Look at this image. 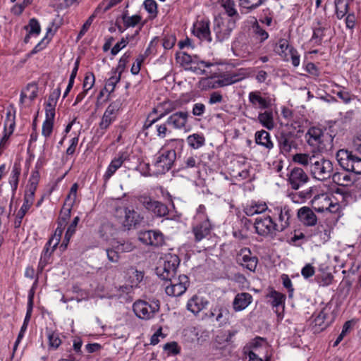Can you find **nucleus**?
I'll return each mask as SVG.
<instances>
[{"mask_svg": "<svg viewBox=\"0 0 361 361\" xmlns=\"http://www.w3.org/2000/svg\"><path fill=\"white\" fill-rule=\"evenodd\" d=\"M171 258V260L164 262L163 267L157 269V274L161 279L169 281V284L165 288L166 293L169 296L178 297L186 291L190 281L186 275L176 276L180 259L177 256Z\"/></svg>", "mask_w": 361, "mask_h": 361, "instance_id": "1", "label": "nucleus"}, {"mask_svg": "<svg viewBox=\"0 0 361 361\" xmlns=\"http://www.w3.org/2000/svg\"><path fill=\"white\" fill-rule=\"evenodd\" d=\"M288 182L293 190H299L305 186L307 188L300 192V197L302 199H310L317 192L315 186L310 185V179L305 171L299 167H294L288 174Z\"/></svg>", "mask_w": 361, "mask_h": 361, "instance_id": "2", "label": "nucleus"}, {"mask_svg": "<svg viewBox=\"0 0 361 361\" xmlns=\"http://www.w3.org/2000/svg\"><path fill=\"white\" fill-rule=\"evenodd\" d=\"M309 145L317 147L319 151L331 150L334 146V136L324 133L322 128L312 126L305 135Z\"/></svg>", "mask_w": 361, "mask_h": 361, "instance_id": "3", "label": "nucleus"}, {"mask_svg": "<svg viewBox=\"0 0 361 361\" xmlns=\"http://www.w3.org/2000/svg\"><path fill=\"white\" fill-rule=\"evenodd\" d=\"M336 157L339 166L345 171L361 174V158L348 149L337 151Z\"/></svg>", "mask_w": 361, "mask_h": 361, "instance_id": "4", "label": "nucleus"}, {"mask_svg": "<svg viewBox=\"0 0 361 361\" xmlns=\"http://www.w3.org/2000/svg\"><path fill=\"white\" fill-rule=\"evenodd\" d=\"M138 202L151 214L157 218H164L172 219L169 216L170 210L168 206L164 202L156 200L147 195H142L137 197Z\"/></svg>", "mask_w": 361, "mask_h": 361, "instance_id": "5", "label": "nucleus"}, {"mask_svg": "<svg viewBox=\"0 0 361 361\" xmlns=\"http://www.w3.org/2000/svg\"><path fill=\"white\" fill-rule=\"evenodd\" d=\"M160 104L162 106L168 104L169 107L165 109L164 111L160 114L159 116L152 119L151 115H148L143 126V128L145 129H149L154 126V128H156L157 137L160 138H164L166 137L168 133H171V130L167 128L166 125L168 124L166 123V121L165 123H160L159 121L166 115L175 110L176 107L173 102L170 101L164 102Z\"/></svg>", "mask_w": 361, "mask_h": 361, "instance_id": "6", "label": "nucleus"}, {"mask_svg": "<svg viewBox=\"0 0 361 361\" xmlns=\"http://www.w3.org/2000/svg\"><path fill=\"white\" fill-rule=\"evenodd\" d=\"M312 176L319 180H326L333 175V163L322 157H316L310 167Z\"/></svg>", "mask_w": 361, "mask_h": 361, "instance_id": "7", "label": "nucleus"}, {"mask_svg": "<svg viewBox=\"0 0 361 361\" xmlns=\"http://www.w3.org/2000/svg\"><path fill=\"white\" fill-rule=\"evenodd\" d=\"M159 309L160 302L158 300H153L150 302L137 300L133 305L135 315L140 319L145 320L153 318Z\"/></svg>", "mask_w": 361, "mask_h": 361, "instance_id": "8", "label": "nucleus"}, {"mask_svg": "<svg viewBox=\"0 0 361 361\" xmlns=\"http://www.w3.org/2000/svg\"><path fill=\"white\" fill-rule=\"evenodd\" d=\"M278 147L280 153L286 156L293 149L298 147V135L292 130L288 129H281L276 135Z\"/></svg>", "mask_w": 361, "mask_h": 361, "instance_id": "9", "label": "nucleus"}, {"mask_svg": "<svg viewBox=\"0 0 361 361\" xmlns=\"http://www.w3.org/2000/svg\"><path fill=\"white\" fill-rule=\"evenodd\" d=\"M235 27L236 20L234 18H215L213 30L217 41L223 42L227 39Z\"/></svg>", "mask_w": 361, "mask_h": 361, "instance_id": "10", "label": "nucleus"}, {"mask_svg": "<svg viewBox=\"0 0 361 361\" xmlns=\"http://www.w3.org/2000/svg\"><path fill=\"white\" fill-rule=\"evenodd\" d=\"M158 154L154 163V174L157 176L165 174L168 172L171 169L176 157V151L173 149L166 150L162 152L159 151Z\"/></svg>", "mask_w": 361, "mask_h": 361, "instance_id": "11", "label": "nucleus"}, {"mask_svg": "<svg viewBox=\"0 0 361 361\" xmlns=\"http://www.w3.org/2000/svg\"><path fill=\"white\" fill-rule=\"evenodd\" d=\"M256 233L264 237L274 238L278 232L276 223L273 221L270 216L264 218L258 217L255 219L254 224Z\"/></svg>", "mask_w": 361, "mask_h": 361, "instance_id": "12", "label": "nucleus"}, {"mask_svg": "<svg viewBox=\"0 0 361 361\" xmlns=\"http://www.w3.org/2000/svg\"><path fill=\"white\" fill-rule=\"evenodd\" d=\"M121 102L117 99L112 102L107 106L99 123V129L103 130L102 134L104 133V130H107L111 123L116 121L119 110L121 109Z\"/></svg>", "mask_w": 361, "mask_h": 361, "instance_id": "13", "label": "nucleus"}, {"mask_svg": "<svg viewBox=\"0 0 361 361\" xmlns=\"http://www.w3.org/2000/svg\"><path fill=\"white\" fill-rule=\"evenodd\" d=\"M138 240L144 245L159 247L165 243L164 235L159 230L140 231Z\"/></svg>", "mask_w": 361, "mask_h": 361, "instance_id": "14", "label": "nucleus"}, {"mask_svg": "<svg viewBox=\"0 0 361 361\" xmlns=\"http://www.w3.org/2000/svg\"><path fill=\"white\" fill-rule=\"evenodd\" d=\"M236 262L249 271H255L257 266L258 259L257 257L252 255V252L248 247H243L238 253Z\"/></svg>", "mask_w": 361, "mask_h": 361, "instance_id": "15", "label": "nucleus"}, {"mask_svg": "<svg viewBox=\"0 0 361 361\" xmlns=\"http://www.w3.org/2000/svg\"><path fill=\"white\" fill-rule=\"evenodd\" d=\"M272 212L274 214L278 215L279 223H276L278 232L283 231L290 226V219L293 212L288 205L276 207Z\"/></svg>", "mask_w": 361, "mask_h": 361, "instance_id": "16", "label": "nucleus"}, {"mask_svg": "<svg viewBox=\"0 0 361 361\" xmlns=\"http://www.w3.org/2000/svg\"><path fill=\"white\" fill-rule=\"evenodd\" d=\"M213 227L207 216L201 222L193 226L192 232L195 236V241L198 243L208 237Z\"/></svg>", "mask_w": 361, "mask_h": 361, "instance_id": "17", "label": "nucleus"}, {"mask_svg": "<svg viewBox=\"0 0 361 361\" xmlns=\"http://www.w3.org/2000/svg\"><path fill=\"white\" fill-rule=\"evenodd\" d=\"M189 117L188 111H176L166 119V123L175 129H185Z\"/></svg>", "mask_w": 361, "mask_h": 361, "instance_id": "18", "label": "nucleus"}, {"mask_svg": "<svg viewBox=\"0 0 361 361\" xmlns=\"http://www.w3.org/2000/svg\"><path fill=\"white\" fill-rule=\"evenodd\" d=\"M35 195L25 192L23 204L16 215L13 226L15 228L20 227L23 219L33 204Z\"/></svg>", "mask_w": 361, "mask_h": 361, "instance_id": "19", "label": "nucleus"}, {"mask_svg": "<svg viewBox=\"0 0 361 361\" xmlns=\"http://www.w3.org/2000/svg\"><path fill=\"white\" fill-rule=\"evenodd\" d=\"M267 297L271 298V304L275 308L274 312L278 317H281L284 310L286 295L271 288Z\"/></svg>", "mask_w": 361, "mask_h": 361, "instance_id": "20", "label": "nucleus"}, {"mask_svg": "<svg viewBox=\"0 0 361 361\" xmlns=\"http://www.w3.org/2000/svg\"><path fill=\"white\" fill-rule=\"evenodd\" d=\"M314 197L311 200V205L313 209L317 212H324L331 205V197L326 193L317 195L314 194Z\"/></svg>", "mask_w": 361, "mask_h": 361, "instance_id": "21", "label": "nucleus"}, {"mask_svg": "<svg viewBox=\"0 0 361 361\" xmlns=\"http://www.w3.org/2000/svg\"><path fill=\"white\" fill-rule=\"evenodd\" d=\"M192 32L200 40L212 42L209 20L197 21L194 25Z\"/></svg>", "mask_w": 361, "mask_h": 361, "instance_id": "22", "label": "nucleus"}, {"mask_svg": "<svg viewBox=\"0 0 361 361\" xmlns=\"http://www.w3.org/2000/svg\"><path fill=\"white\" fill-rule=\"evenodd\" d=\"M299 221L306 226L317 225V217L314 212L308 207H302L297 213Z\"/></svg>", "mask_w": 361, "mask_h": 361, "instance_id": "23", "label": "nucleus"}, {"mask_svg": "<svg viewBox=\"0 0 361 361\" xmlns=\"http://www.w3.org/2000/svg\"><path fill=\"white\" fill-rule=\"evenodd\" d=\"M128 159L126 152H120L114 159H112L110 164L104 175V178L108 180L115 172L122 166L123 162Z\"/></svg>", "mask_w": 361, "mask_h": 361, "instance_id": "24", "label": "nucleus"}, {"mask_svg": "<svg viewBox=\"0 0 361 361\" xmlns=\"http://www.w3.org/2000/svg\"><path fill=\"white\" fill-rule=\"evenodd\" d=\"M140 223V215L134 209H125V218L122 222L123 231H129L133 226L135 227Z\"/></svg>", "mask_w": 361, "mask_h": 361, "instance_id": "25", "label": "nucleus"}, {"mask_svg": "<svg viewBox=\"0 0 361 361\" xmlns=\"http://www.w3.org/2000/svg\"><path fill=\"white\" fill-rule=\"evenodd\" d=\"M252 301V296L248 293H238L233 302V307L235 312L245 310Z\"/></svg>", "mask_w": 361, "mask_h": 361, "instance_id": "26", "label": "nucleus"}, {"mask_svg": "<svg viewBox=\"0 0 361 361\" xmlns=\"http://www.w3.org/2000/svg\"><path fill=\"white\" fill-rule=\"evenodd\" d=\"M255 140L257 145L264 147L270 151L274 148V142L271 140L269 133L264 130L257 131L255 135Z\"/></svg>", "mask_w": 361, "mask_h": 361, "instance_id": "27", "label": "nucleus"}, {"mask_svg": "<svg viewBox=\"0 0 361 361\" xmlns=\"http://www.w3.org/2000/svg\"><path fill=\"white\" fill-rule=\"evenodd\" d=\"M332 227L327 224L319 222L315 229L314 235L319 238V242L324 243L331 238Z\"/></svg>", "mask_w": 361, "mask_h": 361, "instance_id": "28", "label": "nucleus"}, {"mask_svg": "<svg viewBox=\"0 0 361 361\" xmlns=\"http://www.w3.org/2000/svg\"><path fill=\"white\" fill-rule=\"evenodd\" d=\"M208 302L203 298L193 295L187 303V309L193 314L199 313L207 305Z\"/></svg>", "mask_w": 361, "mask_h": 361, "instance_id": "29", "label": "nucleus"}, {"mask_svg": "<svg viewBox=\"0 0 361 361\" xmlns=\"http://www.w3.org/2000/svg\"><path fill=\"white\" fill-rule=\"evenodd\" d=\"M21 173V167L19 163L15 162L9 178V184L11 187L12 196L13 197L18 188L19 177Z\"/></svg>", "mask_w": 361, "mask_h": 361, "instance_id": "30", "label": "nucleus"}, {"mask_svg": "<svg viewBox=\"0 0 361 361\" xmlns=\"http://www.w3.org/2000/svg\"><path fill=\"white\" fill-rule=\"evenodd\" d=\"M24 29L27 31V34L24 38V42L28 43L31 36H37L41 31L40 25L35 18H31L27 25L24 26Z\"/></svg>", "mask_w": 361, "mask_h": 361, "instance_id": "31", "label": "nucleus"}, {"mask_svg": "<svg viewBox=\"0 0 361 361\" xmlns=\"http://www.w3.org/2000/svg\"><path fill=\"white\" fill-rule=\"evenodd\" d=\"M293 47L289 44L286 39H280L276 44L274 51L286 61H289L288 54L290 48Z\"/></svg>", "mask_w": 361, "mask_h": 361, "instance_id": "32", "label": "nucleus"}, {"mask_svg": "<svg viewBox=\"0 0 361 361\" xmlns=\"http://www.w3.org/2000/svg\"><path fill=\"white\" fill-rule=\"evenodd\" d=\"M248 97L252 105L255 106L258 104L260 109H268L271 105L270 101L262 97L259 92H251L249 93Z\"/></svg>", "mask_w": 361, "mask_h": 361, "instance_id": "33", "label": "nucleus"}, {"mask_svg": "<svg viewBox=\"0 0 361 361\" xmlns=\"http://www.w3.org/2000/svg\"><path fill=\"white\" fill-rule=\"evenodd\" d=\"M316 157L314 154L310 155L306 153H298L293 156V160L295 163L306 166L310 170V167L312 166Z\"/></svg>", "mask_w": 361, "mask_h": 361, "instance_id": "34", "label": "nucleus"}, {"mask_svg": "<svg viewBox=\"0 0 361 361\" xmlns=\"http://www.w3.org/2000/svg\"><path fill=\"white\" fill-rule=\"evenodd\" d=\"M214 311L217 312L216 321L220 326H222L228 322L230 312L226 306L222 305H216L214 306Z\"/></svg>", "mask_w": 361, "mask_h": 361, "instance_id": "35", "label": "nucleus"}, {"mask_svg": "<svg viewBox=\"0 0 361 361\" xmlns=\"http://www.w3.org/2000/svg\"><path fill=\"white\" fill-rule=\"evenodd\" d=\"M221 6L228 15V18H234L236 20L240 18L234 0H221Z\"/></svg>", "mask_w": 361, "mask_h": 361, "instance_id": "36", "label": "nucleus"}, {"mask_svg": "<svg viewBox=\"0 0 361 361\" xmlns=\"http://www.w3.org/2000/svg\"><path fill=\"white\" fill-rule=\"evenodd\" d=\"M334 183L341 186H348L353 183L352 178L350 175L343 172H333L331 176Z\"/></svg>", "mask_w": 361, "mask_h": 361, "instance_id": "37", "label": "nucleus"}, {"mask_svg": "<svg viewBox=\"0 0 361 361\" xmlns=\"http://www.w3.org/2000/svg\"><path fill=\"white\" fill-rule=\"evenodd\" d=\"M259 122L268 130H272L274 128L273 113L271 111H265L259 113L258 115Z\"/></svg>", "mask_w": 361, "mask_h": 361, "instance_id": "38", "label": "nucleus"}, {"mask_svg": "<svg viewBox=\"0 0 361 361\" xmlns=\"http://www.w3.org/2000/svg\"><path fill=\"white\" fill-rule=\"evenodd\" d=\"M121 18L126 28L136 26L142 20V17L140 15L129 16L128 11H126L122 13Z\"/></svg>", "mask_w": 361, "mask_h": 361, "instance_id": "39", "label": "nucleus"}, {"mask_svg": "<svg viewBox=\"0 0 361 361\" xmlns=\"http://www.w3.org/2000/svg\"><path fill=\"white\" fill-rule=\"evenodd\" d=\"M313 34L311 41L314 42L317 45H321L324 37V31L326 28L322 25V23L318 21L317 25L313 28Z\"/></svg>", "mask_w": 361, "mask_h": 361, "instance_id": "40", "label": "nucleus"}, {"mask_svg": "<svg viewBox=\"0 0 361 361\" xmlns=\"http://www.w3.org/2000/svg\"><path fill=\"white\" fill-rule=\"evenodd\" d=\"M187 142L192 148L198 149L204 145L205 138L202 134L194 133L187 137Z\"/></svg>", "mask_w": 361, "mask_h": 361, "instance_id": "41", "label": "nucleus"}, {"mask_svg": "<svg viewBox=\"0 0 361 361\" xmlns=\"http://www.w3.org/2000/svg\"><path fill=\"white\" fill-rule=\"evenodd\" d=\"M336 15L338 19L343 18L348 12L349 2L344 3V0H335Z\"/></svg>", "mask_w": 361, "mask_h": 361, "instance_id": "42", "label": "nucleus"}, {"mask_svg": "<svg viewBox=\"0 0 361 361\" xmlns=\"http://www.w3.org/2000/svg\"><path fill=\"white\" fill-rule=\"evenodd\" d=\"M200 164V161H197L196 157L192 156L187 157L184 159L180 167L179 168V171H185L190 169H199Z\"/></svg>", "mask_w": 361, "mask_h": 361, "instance_id": "43", "label": "nucleus"}, {"mask_svg": "<svg viewBox=\"0 0 361 361\" xmlns=\"http://www.w3.org/2000/svg\"><path fill=\"white\" fill-rule=\"evenodd\" d=\"M39 180V173L38 171H34L32 172L29 180V184L27 186V189L25 190L26 193H31V195H35V191L37 190V187Z\"/></svg>", "mask_w": 361, "mask_h": 361, "instance_id": "44", "label": "nucleus"}, {"mask_svg": "<svg viewBox=\"0 0 361 361\" xmlns=\"http://www.w3.org/2000/svg\"><path fill=\"white\" fill-rule=\"evenodd\" d=\"M46 333L49 347L54 349L58 348L61 343V340L59 338V334L49 328H46Z\"/></svg>", "mask_w": 361, "mask_h": 361, "instance_id": "45", "label": "nucleus"}, {"mask_svg": "<svg viewBox=\"0 0 361 361\" xmlns=\"http://www.w3.org/2000/svg\"><path fill=\"white\" fill-rule=\"evenodd\" d=\"M66 205L63 204L57 221L59 226L63 227H66L67 221L71 217V209L73 207L71 206L66 207Z\"/></svg>", "mask_w": 361, "mask_h": 361, "instance_id": "46", "label": "nucleus"}, {"mask_svg": "<svg viewBox=\"0 0 361 361\" xmlns=\"http://www.w3.org/2000/svg\"><path fill=\"white\" fill-rule=\"evenodd\" d=\"M121 80V75H116L114 73V75L110 77L106 82V85L104 87V90L106 92H109V95L106 98V100L109 99V97L114 91L115 87L116 84L120 81Z\"/></svg>", "mask_w": 361, "mask_h": 361, "instance_id": "47", "label": "nucleus"}, {"mask_svg": "<svg viewBox=\"0 0 361 361\" xmlns=\"http://www.w3.org/2000/svg\"><path fill=\"white\" fill-rule=\"evenodd\" d=\"M265 0H239L240 7L252 11L261 6Z\"/></svg>", "mask_w": 361, "mask_h": 361, "instance_id": "48", "label": "nucleus"}, {"mask_svg": "<svg viewBox=\"0 0 361 361\" xmlns=\"http://www.w3.org/2000/svg\"><path fill=\"white\" fill-rule=\"evenodd\" d=\"M143 6L151 15V18H155L158 14L157 4L154 0H145Z\"/></svg>", "mask_w": 361, "mask_h": 361, "instance_id": "49", "label": "nucleus"}, {"mask_svg": "<svg viewBox=\"0 0 361 361\" xmlns=\"http://www.w3.org/2000/svg\"><path fill=\"white\" fill-rule=\"evenodd\" d=\"M52 252L51 250H50L48 247H44L38 264V269L39 271H42L44 267L49 263V260Z\"/></svg>", "mask_w": 361, "mask_h": 361, "instance_id": "50", "label": "nucleus"}, {"mask_svg": "<svg viewBox=\"0 0 361 361\" xmlns=\"http://www.w3.org/2000/svg\"><path fill=\"white\" fill-rule=\"evenodd\" d=\"M78 188V183H75L72 185V186L70 189V192L66 198V201L64 203L65 205L71 206V207L73 206L74 203L75 202L76 197H77Z\"/></svg>", "mask_w": 361, "mask_h": 361, "instance_id": "51", "label": "nucleus"}, {"mask_svg": "<svg viewBox=\"0 0 361 361\" xmlns=\"http://www.w3.org/2000/svg\"><path fill=\"white\" fill-rule=\"evenodd\" d=\"M253 32L257 39L262 43L269 37L268 32L263 29L257 23L253 26Z\"/></svg>", "mask_w": 361, "mask_h": 361, "instance_id": "52", "label": "nucleus"}, {"mask_svg": "<svg viewBox=\"0 0 361 361\" xmlns=\"http://www.w3.org/2000/svg\"><path fill=\"white\" fill-rule=\"evenodd\" d=\"M131 56V53L128 51L126 52L119 59L118 64L116 68V71L114 73H116V72H118V74L121 75L122 73L124 71L126 64L129 61V59Z\"/></svg>", "mask_w": 361, "mask_h": 361, "instance_id": "53", "label": "nucleus"}, {"mask_svg": "<svg viewBox=\"0 0 361 361\" xmlns=\"http://www.w3.org/2000/svg\"><path fill=\"white\" fill-rule=\"evenodd\" d=\"M327 315L326 308H323L314 320L315 326H319L321 330L324 329L328 326V324L325 323Z\"/></svg>", "mask_w": 361, "mask_h": 361, "instance_id": "54", "label": "nucleus"}, {"mask_svg": "<svg viewBox=\"0 0 361 361\" xmlns=\"http://www.w3.org/2000/svg\"><path fill=\"white\" fill-rule=\"evenodd\" d=\"M15 127V116L11 115L8 111L6 114V118L4 123V130L7 131L9 134H12Z\"/></svg>", "mask_w": 361, "mask_h": 361, "instance_id": "55", "label": "nucleus"}, {"mask_svg": "<svg viewBox=\"0 0 361 361\" xmlns=\"http://www.w3.org/2000/svg\"><path fill=\"white\" fill-rule=\"evenodd\" d=\"M135 247V245L130 241L117 242V245H115V248L119 252H129L133 251Z\"/></svg>", "mask_w": 361, "mask_h": 361, "instance_id": "56", "label": "nucleus"}, {"mask_svg": "<svg viewBox=\"0 0 361 361\" xmlns=\"http://www.w3.org/2000/svg\"><path fill=\"white\" fill-rule=\"evenodd\" d=\"M317 281L319 283L320 286H327L330 285L333 280H334V276L331 273H322L321 275H318L317 276Z\"/></svg>", "mask_w": 361, "mask_h": 361, "instance_id": "57", "label": "nucleus"}, {"mask_svg": "<svg viewBox=\"0 0 361 361\" xmlns=\"http://www.w3.org/2000/svg\"><path fill=\"white\" fill-rule=\"evenodd\" d=\"M27 94V97L30 100H34L37 96L38 87L37 83L31 82L27 85L23 89Z\"/></svg>", "mask_w": 361, "mask_h": 361, "instance_id": "58", "label": "nucleus"}, {"mask_svg": "<svg viewBox=\"0 0 361 361\" xmlns=\"http://www.w3.org/2000/svg\"><path fill=\"white\" fill-rule=\"evenodd\" d=\"M181 56H178L177 58L179 59L180 63L182 66L188 67V66L190 64L196 63V61L194 60L192 56L186 52H181Z\"/></svg>", "mask_w": 361, "mask_h": 361, "instance_id": "59", "label": "nucleus"}, {"mask_svg": "<svg viewBox=\"0 0 361 361\" xmlns=\"http://www.w3.org/2000/svg\"><path fill=\"white\" fill-rule=\"evenodd\" d=\"M95 82L94 75L92 73H87L84 78L82 87L86 92L90 90L94 85Z\"/></svg>", "mask_w": 361, "mask_h": 361, "instance_id": "60", "label": "nucleus"}, {"mask_svg": "<svg viewBox=\"0 0 361 361\" xmlns=\"http://www.w3.org/2000/svg\"><path fill=\"white\" fill-rule=\"evenodd\" d=\"M95 16H96L95 14L93 13L87 18V20L85 21V23L82 26V28L77 36V40H79L80 39H81L82 37L84 36V35L87 32L90 25H92L94 19L95 18Z\"/></svg>", "mask_w": 361, "mask_h": 361, "instance_id": "61", "label": "nucleus"}, {"mask_svg": "<svg viewBox=\"0 0 361 361\" xmlns=\"http://www.w3.org/2000/svg\"><path fill=\"white\" fill-rule=\"evenodd\" d=\"M176 42V38L174 35L166 34L163 38L162 45L165 49H170L173 48Z\"/></svg>", "mask_w": 361, "mask_h": 361, "instance_id": "62", "label": "nucleus"}, {"mask_svg": "<svg viewBox=\"0 0 361 361\" xmlns=\"http://www.w3.org/2000/svg\"><path fill=\"white\" fill-rule=\"evenodd\" d=\"M128 37H122L121 41L117 42L111 49V54L113 56L116 55L122 49L126 47L128 44Z\"/></svg>", "mask_w": 361, "mask_h": 361, "instance_id": "63", "label": "nucleus"}, {"mask_svg": "<svg viewBox=\"0 0 361 361\" xmlns=\"http://www.w3.org/2000/svg\"><path fill=\"white\" fill-rule=\"evenodd\" d=\"M228 74L230 77V80L232 81V84L238 82L246 77L243 69H240L237 72L228 73Z\"/></svg>", "mask_w": 361, "mask_h": 361, "instance_id": "64", "label": "nucleus"}]
</instances>
